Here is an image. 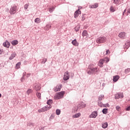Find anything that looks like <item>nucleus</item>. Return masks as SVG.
Listing matches in <instances>:
<instances>
[{"instance_id":"a19ab883","label":"nucleus","mask_w":130,"mask_h":130,"mask_svg":"<svg viewBox=\"0 0 130 130\" xmlns=\"http://www.w3.org/2000/svg\"><path fill=\"white\" fill-rule=\"evenodd\" d=\"M79 30H80V26L79 25H77L75 27V31H76V32H78V31H79Z\"/></svg>"},{"instance_id":"0eeeda50","label":"nucleus","mask_w":130,"mask_h":130,"mask_svg":"<svg viewBox=\"0 0 130 130\" xmlns=\"http://www.w3.org/2000/svg\"><path fill=\"white\" fill-rule=\"evenodd\" d=\"M61 88H62V85L60 84L59 85H57L54 89L55 92H58L61 90Z\"/></svg>"},{"instance_id":"cd10ccee","label":"nucleus","mask_w":130,"mask_h":130,"mask_svg":"<svg viewBox=\"0 0 130 130\" xmlns=\"http://www.w3.org/2000/svg\"><path fill=\"white\" fill-rule=\"evenodd\" d=\"M104 62H106V63H107L109 61V58L106 57L104 59Z\"/></svg>"},{"instance_id":"e2e57ef3","label":"nucleus","mask_w":130,"mask_h":130,"mask_svg":"<svg viewBox=\"0 0 130 130\" xmlns=\"http://www.w3.org/2000/svg\"><path fill=\"white\" fill-rule=\"evenodd\" d=\"M2 97V93H0V98Z\"/></svg>"},{"instance_id":"f257e3e1","label":"nucleus","mask_w":130,"mask_h":130,"mask_svg":"<svg viewBox=\"0 0 130 130\" xmlns=\"http://www.w3.org/2000/svg\"><path fill=\"white\" fill-rule=\"evenodd\" d=\"M98 73H99V71H98V68L97 67L94 66L93 64H90L88 66L87 69V74L88 75H96Z\"/></svg>"},{"instance_id":"20e7f679","label":"nucleus","mask_w":130,"mask_h":130,"mask_svg":"<svg viewBox=\"0 0 130 130\" xmlns=\"http://www.w3.org/2000/svg\"><path fill=\"white\" fill-rule=\"evenodd\" d=\"M98 115V112L95 111L91 113V114L89 115V117L90 118H96Z\"/></svg>"},{"instance_id":"4c0bfd02","label":"nucleus","mask_w":130,"mask_h":130,"mask_svg":"<svg viewBox=\"0 0 130 130\" xmlns=\"http://www.w3.org/2000/svg\"><path fill=\"white\" fill-rule=\"evenodd\" d=\"M47 61V58H44L42 59V61L41 62V63H45Z\"/></svg>"},{"instance_id":"c85d7f7f","label":"nucleus","mask_w":130,"mask_h":130,"mask_svg":"<svg viewBox=\"0 0 130 130\" xmlns=\"http://www.w3.org/2000/svg\"><path fill=\"white\" fill-rule=\"evenodd\" d=\"M110 12H111L112 13H113V12H115V9H114V8H113V7L112 6L110 7Z\"/></svg>"},{"instance_id":"37998d69","label":"nucleus","mask_w":130,"mask_h":130,"mask_svg":"<svg viewBox=\"0 0 130 130\" xmlns=\"http://www.w3.org/2000/svg\"><path fill=\"white\" fill-rule=\"evenodd\" d=\"M125 45L126 46V49H127V48H128V47L130 46L129 43H126Z\"/></svg>"},{"instance_id":"b1692460","label":"nucleus","mask_w":130,"mask_h":130,"mask_svg":"<svg viewBox=\"0 0 130 130\" xmlns=\"http://www.w3.org/2000/svg\"><path fill=\"white\" fill-rule=\"evenodd\" d=\"M98 104L100 107H103V104L101 102V101H98Z\"/></svg>"},{"instance_id":"680f3d73","label":"nucleus","mask_w":130,"mask_h":130,"mask_svg":"<svg viewBox=\"0 0 130 130\" xmlns=\"http://www.w3.org/2000/svg\"><path fill=\"white\" fill-rule=\"evenodd\" d=\"M2 116L0 115V119L2 118Z\"/></svg>"},{"instance_id":"2eb2a0df","label":"nucleus","mask_w":130,"mask_h":130,"mask_svg":"<svg viewBox=\"0 0 130 130\" xmlns=\"http://www.w3.org/2000/svg\"><path fill=\"white\" fill-rule=\"evenodd\" d=\"M119 37L120 38H124L125 37V32H121L119 34Z\"/></svg>"},{"instance_id":"a878e982","label":"nucleus","mask_w":130,"mask_h":130,"mask_svg":"<svg viewBox=\"0 0 130 130\" xmlns=\"http://www.w3.org/2000/svg\"><path fill=\"white\" fill-rule=\"evenodd\" d=\"M53 102L52 100H49L47 102V104H48V105H50V104H52Z\"/></svg>"},{"instance_id":"774afa93","label":"nucleus","mask_w":130,"mask_h":130,"mask_svg":"<svg viewBox=\"0 0 130 130\" xmlns=\"http://www.w3.org/2000/svg\"><path fill=\"white\" fill-rule=\"evenodd\" d=\"M42 129H44V128H42Z\"/></svg>"},{"instance_id":"49530a36","label":"nucleus","mask_w":130,"mask_h":130,"mask_svg":"<svg viewBox=\"0 0 130 130\" xmlns=\"http://www.w3.org/2000/svg\"><path fill=\"white\" fill-rule=\"evenodd\" d=\"M29 7V4H25L24 5V10H27Z\"/></svg>"},{"instance_id":"9d476101","label":"nucleus","mask_w":130,"mask_h":130,"mask_svg":"<svg viewBox=\"0 0 130 130\" xmlns=\"http://www.w3.org/2000/svg\"><path fill=\"white\" fill-rule=\"evenodd\" d=\"M34 89L36 90V91H39L40 89H41V87H40V84L39 83L34 84Z\"/></svg>"},{"instance_id":"5701e85b","label":"nucleus","mask_w":130,"mask_h":130,"mask_svg":"<svg viewBox=\"0 0 130 130\" xmlns=\"http://www.w3.org/2000/svg\"><path fill=\"white\" fill-rule=\"evenodd\" d=\"M98 104L100 107H103V104L101 102V101H98Z\"/></svg>"},{"instance_id":"9b49d317","label":"nucleus","mask_w":130,"mask_h":130,"mask_svg":"<svg viewBox=\"0 0 130 130\" xmlns=\"http://www.w3.org/2000/svg\"><path fill=\"white\" fill-rule=\"evenodd\" d=\"M63 95H64V91H61L60 92H58V95L57 96V99L59 100Z\"/></svg>"},{"instance_id":"ea45409f","label":"nucleus","mask_w":130,"mask_h":130,"mask_svg":"<svg viewBox=\"0 0 130 130\" xmlns=\"http://www.w3.org/2000/svg\"><path fill=\"white\" fill-rule=\"evenodd\" d=\"M37 96L38 98H39L40 99H41V93L39 92L37 93Z\"/></svg>"},{"instance_id":"f704fd0d","label":"nucleus","mask_w":130,"mask_h":130,"mask_svg":"<svg viewBox=\"0 0 130 130\" xmlns=\"http://www.w3.org/2000/svg\"><path fill=\"white\" fill-rule=\"evenodd\" d=\"M32 92V89H28L26 92V94L27 95H29L30 93Z\"/></svg>"},{"instance_id":"473e14b6","label":"nucleus","mask_w":130,"mask_h":130,"mask_svg":"<svg viewBox=\"0 0 130 130\" xmlns=\"http://www.w3.org/2000/svg\"><path fill=\"white\" fill-rule=\"evenodd\" d=\"M42 109L43 112H45V111H47V110H47V108L46 106L42 108Z\"/></svg>"},{"instance_id":"58836bf2","label":"nucleus","mask_w":130,"mask_h":130,"mask_svg":"<svg viewBox=\"0 0 130 130\" xmlns=\"http://www.w3.org/2000/svg\"><path fill=\"white\" fill-rule=\"evenodd\" d=\"M128 73H130V68H128V69L125 70V74H128Z\"/></svg>"},{"instance_id":"dca6fc26","label":"nucleus","mask_w":130,"mask_h":130,"mask_svg":"<svg viewBox=\"0 0 130 130\" xmlns=\"http://www.w3.org/2000/svg\"><path fill=\"white\" fill-rule=\"evenodd\" d=\"M104 99V94H101L99 95L98 101H102Z\"/></svg>"},{"instance_id":"c756f323","label":"nucleus","mask_w":130,"mask_h":130,"mask_svg":"<svg viewBox=\"0 0 130 130\" xmlns=\"http://www.w3.org/2000/svg\"><path fill=\"white\" fill-rule=\"evenodd\" d=\"M118 94L120 99H122V98H123V93H122V92H120Z\"/></svg>"},{"instance_id":"a211bd4d","label":"nucleus","mask_w":130,"mask_h":130,"mask_svg":"<svg viewBox=\"0 0 130 130\" xmlns=\"http://www.w3.org/2000/svg\"><path fill=\"white\" fill-rule=\"evenodd\" d=\"M81 116V113H77L75 115H74L73 116V117L74 118H78V117H80Z\"/></svg>"},{"instance_id":"6e6552de","label":"nucleus","mask_w":130,"mask_h":130,"mask_svg":"<svg viewBox=\"0 0 130 130\" xmlns=\"http://www.w3.org/2000/svg\"><path fill=\"white\" fill-rule=\"evenodd\" d=\"M81 15V11H80V9H78L74 13V18H75V19H77V18H78V17H79V15Z\"/></svg>"},{"instance_id":"5fc2aeb1","label":"nucleus","mask_w":130,"mask_h":130,"mask_svg":"<svg viewBox=\"0 0 130 130\" xmlns=\"http://www.w3.org/2000/svg\"><path fill=\"white\" fill-rule=\"evenodd\" d=\"M99 66L100 68H103V64H99Z\"/></svg>"},{"instance_id":"79ce46f5","label":"nucleus","mask_w":130,"mask_h":130,"mask_svg":"<svg viewBox=\"0 0 130 130\" xmlns=\"http://www.w3.org/2000/svg\"><path fill=\"white\" fill-rule=\"evenodd\" d=\"M109 106H110L109 104L107 103V104H104L103 106V107L107 108V107H109Z\"/></svg>"},{"instance_id":"338daca9","label":"nucleus","mask_w":130,"mask_h":130,"mask_svg":"<svg viewBox=\"0 0 130 130\" xmlns=\"http://www.w3.org/2000/svg\"><path fill=\"white\" fill-rule=\"evenodd\" d=\"M128 43H129V44H130V41L128 42Z\"/></svg>"},{"instance_id":"bf43d9fd","label":"nucleus","mask_w":130,"mask_h":130,"mask_svg":"<svg viewBox=\"0 0 130 130\" xmlns=\"http://www.w3.org/2000/svg\"><path fill=\"white\" fill-rule=\"evenodd\" d=\"M25 76H26V72L23 73L22 77H25Z\"/></svg>"},{"instance_id":"f3484780","label":"nucleus","mask_w":130,"mask_h":130,"mask_svg":"<svg viewBox=\"0 0 130 130\" xmlns=\"http://www.w3.org/2000/svg\"><path fill=\"white\" fill-rule=\"evenodd\" d=\"M82 36L83 37H87L88 36V31L87 30H85L82 32Z\"/></svg>"},{"instance_id":"4be33fe9","label":"nucleus","mask_w":130,"mask_h":130,"mask_svg":"<svg viewBox=\"0 0 130 130\" xmlns=\"http://www.w3.org/2000/svg\"><path fill=\"white\" fill-rule=\"evenodd\" d=\"M55 9V7H52L49 9V12L50 13H52V12H53V11H54Z\"/></svg>"},{"instance_id":"7c9ffc66","label":"nucleus","mask_w":130,"mask_h":130,"mask_svg":"<svg viewBox=\"0 0 130 130\" xmlns=\"http://www.w3.org/2000/svg\"><path fill=\"white\" fill-rule=\"evenodd\" d=\"M99 62L100 64H103L104 63V59H100Z\"/></svg>"},{"instance_id":"4d7b16f0","label":"nucleus","mask_w":130,"mask_h":130,"mask_svg":"<svg viewBox=\"0 0 130 130\" xmlns=\"http://www.w3.org/2000/svg\"><path fill=\"white\" fill-rule=\"evenodd\" d=\"M81 21H85V17H84V16L82 17Z\"/></svg>"},{"instance_id":"f8f14e48","label":"nucleus","mask_w":130,"mask_h":130,"mask_svg":"<svg viewBox=\"0 0 130 130\" xmlns=\"http://www.w3.org/2000/svg\"><path fill=\"white\" fill-rule=\"evenodd\" d=\"M72 43L74 46H79V43L77 42V39H74L73 41H72Z\"/></svg>"},{"instance_id":"aec40b11","label":"nucleus","mask_w":130,"mask_h":130,"mask_svg":"<svg viewBox=\"0 0 130 130\" xmlns=\"http://www.w3.org/2000/svg\"><path fill=\"white\" fill-rule=\"evenodd\" d=\"M11 44L15 46V45H17L18 44V40H13L11 42Z\"/></svg>"},{"instance_id":"423d86ee","label":"nucleus","mask_w":130,"mask_h":130,"mask_svg":"<svg viewBox=\"0 0 130 130\" xmlns=\"http://www.w3.org/2000/svg\"><path fill=\"white\" fill-rule=\"evenodd\" d=\"M63 79L64 81H68V80L70 79V74H69V72L68 71L64 73Z\"/></svg>"},{"instance_id":"412c9836","label":"nucleus","mask_w":130,"mask_h":130,"mask_svg":"<svg viewBox=\"0 0 130 130\" xmlns=\"http://www.w3.org/2000/svg\"><path fill=\"white\" fill-rule=\"evenodd\" d=\"M107 111H108V109H107V108H104L102 110V112L104 114H107Z\"/></svg>"},{"instance_id":"a18cd8bd","label":"nucleus","mask_w":130,"mask_h":130,"mask_svg":"<svg viewBox=\"0 0 130 130\" xmlns=\"http://www.w3.org/2000/svg\"><path fill=\"white\" fill-rule=\"evenodd\" d=\"M115 99H119V93H117L116 95H115Z\"/></svg>"},{"instance_id":"39448f33","label":"nucleus","mask_w":130,"mask_h":130,"mask_svg":"<svg viewBox=\"0 0 130 130\" xmlns=\"http://www.w3.org/2000/svg\"><path fill=\"white\" fill-rule=\"evenodd\" d=\"M79 107L80 108H84L86 107V104H85L84 103H81L75 108V111H78V109H79Z\"/></svg>"},{"instance_id":"052dcab7","label":"nucleus","mask_w":130,"mask_h":130,"mask_svg":"<svg viewBox=\"0 0 130 130\" xmlns=\"http://www.w3.org/2000/svg\"><path fill=\"white\" fill-rule=\"evenodd\" d=\"M126 12V9H125L124 10V11H123V14H124L125 12Z\"/></svg>"},{"instance_id":"4468645a","label":"nucleus","mask_w":130,"mask_h":130,"mask_svg":"<svg viewBox=\"0 0 130 130\" xmlns=\"http://www.w3.org/2000/svg\"><path fill=\"white\" fill-rule=\"evenodd\" d=\"M119 80V76L116 75L113 76V82H117Z\"/></svg>"},{"instance_id":"09e8293b","label":"nucleus","mask_w":130,"mask_h":130,"mask_svg":"<svg viewBox=\"0 0 130 130\" xmlns=\"http://www.w3.org/2000/svg\"><path fill=\"white\" fill-rule=\"evenodd\" d=\"M20 81L22 82H24V81H25V77L24 76H22L20 79Z\"/></svg>"},{"instance_id":"7ed1b4c3","label":"nucleus","mask_w":130,"mask_h":130,"mask_svg":"<svg viewBox=\"0 0 130 130\" xmlns=\"http://www.w3.org/2000/svg\"><path fill=\"white\" fill-rule=\"evenodd\" d=\"M106 37H100L98 38L96 40L97 43H104V42H106Z\"/></svg>"},{"instance_id":"0e129e2a","label":"nucleus","mask_w":130,"mask_h":130,"mask_svg":"<svg viewBox=\"0 0 130 130\" xmlns=\"http://www.w3.org/2000/svg\"><path fill=\"white\" fill-rule=\"evenodd\" d=\"M80 9H82V8H81V7H79L78 10L79 9V10H80Z\"/></svg>"},{"instance_id":"864d4df0","label":"nucleus","mask_w":130,"mask_h":130,"mask_svg":"<svg viewBox=\"0 0 130 130\" xmlns=\"http://www.w3.org/2000/svg\"><path fill=\"white\" fill-rule=\"evenodd\" d=\"M109 52H110V51H109V50H107L106 51V54H108V53H109Z\"/></svg>"},{"instance_id":"6e6d98bb","label":"nucleus","mask_w":130,"mask_h":130,"mask_svg":"<svg viewBox=\"0 0 130 130\" xmlns=\"http://www.w3.org/2000/svg\"><path fill=\"white\" fill-rule=\"evenodd\" d=\"M30 75H31V74H27L26 75V78H29V77H30Z\"/></svg>"},{"instance_id":"c03bdc74","label":"nucleus","mask_w":130,"mask_h":130,"mask_svg":"<svg viewBox=\"0 0 130 130\" xmlns=\"http://www.w3.org/2000/svg\"><path fill=\"white\" fill-rule=\"evenodd\" d=\"M27 125L28 126H34V123L31 122H29Z\"/></svg>"},{"instance_id":"6ab92c4d","label":"nucleus","mask_w":130,"mask_h":130,"mask_svg":"<svg viewBox=\"0 0 130 130\" xmlns=\"http://www.w3.org/2000/svg\"><path fill=\"white\" fill-rule=\"evenodd\" d=\"M102 126L103 128H106L107 126H108V123H107V122H106L103 123Z\"/></svg>"},{"instance_id":"f03ea898","label":"nucleus","mask_w":130,"mask_h":130,"mask_svg":"<svg viewBox=\"0 0 130 130\" xmlns=\"http://www.w3.org/2000/svg\"><path fill=\"white\" fill-rule=\"evenodd\" d=\"M17 11H18V8L17 7V6L13 5L12 6L10 10L9 11L10 15H15L16 13H17Z\"/></svg>"},{"instance_id":"69168bd1","label":"nucleus","mask_w":130,"mask_h":130,"mask_svg":"<svg viewBox=\"0 0 130 130\" xmlns=\"http://www.w3.org/2000/svg\"><path fill=\"white\" fill-rule=\"evenodd\" d=\"M124 13H123V16H124Z\"/></svg>"},{"instance_id":"393cba45","label":"nucleus","mask_w":130,"mask_h":130,"mask_svg":"<svg viewBox=\"0 0 130 130\" xmlns=\"http://www.w3.org/2000/svg\"><path fill=\"white\" fill-rule=\"evenodd\" d=\"M91 9H96V8H98V4L95 3L93 5L91 6Z\"/></svg>"},{"instance_id":"c9c22d12","label":"nucleus","mask_w":130,"mask_h":130,"mask_svg":"<svg viewBox=\"0 0 130 130\" xmlns=\"http://www.w3.org/2000/svg\"><path fill=\"white\" fill-rule=\"evenodd\" d=\"M56 114L57 115H59V114H60V110L59 109H57L56 110Z\"/></svg>"},{"instance_id":"2f4dec72","label":"nucleus","mask_w":130,"mask_h":130,"mask_svg":"<svg viewBox=\"0 0 130 130\" xmlns=\"http://www.w3.org/2000/svg\"><path fill=\"white\" fill-rule=\"evenodd\" d=\"M20 66H21V62H18L16 64V68H17V69H20Z\"/></svg>"},{"instance_id":"ddd939ff","label":"nucleus","mask_w":130,"mask_h":130,"mask_svg":"<svg viewBox=\"0 0 130 130\" xmlns=\"http://www.w3.org/2000/svg\"><path fill=\"white\" fill-rule=\"evenodd\" d=\"M16 52H13L11 54L10 57H9L10 60H12V59H13L16 57Z\"/></svg>"},{"instance_id":"13d9d810","label":"nucleus","mask_w":130,"mask_h":130,"mask_svg":"<svg viewBox=\"0 0 130 130\" xmlns=\"http://www.w3.org/2000/svg\"><path fill=\"white\" fill-rule=\"evenodd\" d=\"M127 13L130 14V9H128L127 11Z\"/></svg>"},{"instance_id":"bb28decb","label":"nucleus","mask_w":130,"mask_h":130,"mask_svg":"<svg viewBox=\"0 0 130 130\" xmlns=\"http://www.w3.org/2000/svg\"><path fill=\"white\" fill-rule=\"evenodd\" d=\"M40 22V19L39 18H37L35 19V22L37 23V24L39 23Z\"/></svg>"},{"instance_id":"de8ad7c7","label":"nucleus","mask_w":130,"mask_h":130,"mask_svg":"<svg viewBox=\"0 0 130 130\" xmlns=\"http://www.w3.org/2000/svg\"><path fill=\"white\" fill-rule=\"evenodd\" d=\"M116 109L117 111H119V110H120V107L119 106H117L116 107Z\"/></svg>"},{"instance_id":"72a5a7b5","label":"nucleus","mask_w":130,"mask_h":130,"mask_svg":"<svg viewBox=\"0 0 130 130\" xmlns=\"http://www.w3.org/2000/svg\"><path fill=\"white\" fill-rule=\"evenodd\" d=\"M114 1V4L115 5H118L119 4V2H120V0H113Z\"/></svg>"},{"instance_id":"1a4fd4ad","label":"nucleus","mask_w":130,"mask_h":130,"mask_svg":"<svg viewBox=\"0 0 130 130\" xmlns=\"http://www.w3.org/2000/svg\"><path fill=\"white\" fill-rule=\"evenodd\" d=\"M10 45L11 43H10L8 41V40H6L5 42L3 43V46H4V47H6V48H9Z\"/></svg>"},{"instance_id":"8fccbe9b","label":"nucleus","mask_w":130,"mask_h":130,"mask_svg":"<svg viewBox=\"0 0 130 130\" xmlns=\"http://www.w3.org/2000/svg\"><path fill=\"white\" fill-rule=\"evenodd\" d=\"M46 106V107H47V109L48 110H49V109H50L51 108V105H49V106Z\"/></svg>"},{"instance_id":"e433bc0d","label":"nucleus","mask_w":130,"mask_h":130,"mask_svg":"<svg viewBox=\"0 0 130 130\" xmlns=\"http://www.w3.org/2000/svg\"><path fill=\"white\" fill-rule=\"evenodd\" d=\"M50 28H51V25H50V24H48L46 26V29H47V30H49Z\"/></svg>"},{"instance_id":"3c124183","label":"nucleus","mask_w":130,"mask_h":130,"mask_svg":"<svg viewBox=\"0 0 130 130\" xmlns=\"http://www.w3.org/2000/svg\"><path fill=\"white\" fill-rule=\"evenodd\" d=\"M3 53H4V50L0 49V54H3Z\"/></svg>"},{"instance_id":"603ef678","label":"nucleus","mask_w":130,"mask_h":130,"mask_svg":"<svg viewBox=\"0 0 130 130\" xmlns=\"http://www.w3.org/2000/svg\"><path fill=\"white\" fill-rule=\"evenodd\" d=\"M38 112H39V113H41V112H43V111L42 110V109L38 110Z\"/></svg>"}]
</instances>
